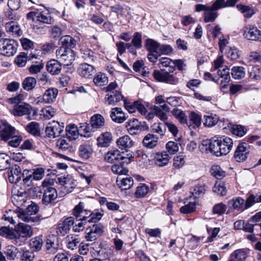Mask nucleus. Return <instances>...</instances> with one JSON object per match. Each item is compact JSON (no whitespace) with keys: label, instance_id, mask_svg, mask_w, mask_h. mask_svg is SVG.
Masks as SVG:
<instances>
[{"label":"nucleus","instance_id":"nucleus-1","mask_svg":"<svg viewBox=\"0 0 261 261\" xmlns=\"http://www.w3.org/2000/svg\"><path fill=\"white\" fill-rule=\"evenodd\" d=\"M27 18L28 20H32L34 22L37 21L42 24H51L54 21L48 12L38 10L29 12L27 14Z\"/></svg>","mask_w":261,"mask_h":261},{"label":"nucleus","instance_id":"nucleus-2","mask_svg":"<svg viewBox=\"0 0 261 261\" xmlns=\"http://www.w3.org/2000/svg\"><path fill=\"white\" fill-rule=\"evenodd\" d=\"M60 185V194L62 196L71 192L76 187V180L71 175H64L58 178Z\"/></svg>","mask_w":261,"mask_h":261},{"label":"nucleus","instance_id":"nucleus-3","mask_svg":"<svg viewBox=\"0 0 261 261\" xmlns=\"http://www.w3.org/2000/svg\"><path fill=\"white\" fill-rule=\"evenodd\" d=\"M56 54L57 59L61 64L65 66L71 65L75 58V54L73 50L65 47H60L56 50Z\"/></svg>","mask_w":261,"mask_h":261},{"label":"nucleus","instance_id":"nucleus-4","mask_svg":"<svg viewBox=\"0 0 261 261\" xmlns=\"http://www.w3.org/2000/svg\"><path fill=\"white\" fill-rule=\"evenodd\" d=\"M169 71L163 70L161 71L154 70L153 73L154 78L160 82L176 85L179 82V80L174 74H170Z\"/></svg>","mask_w":261,"mask_h":261},{"label":"nucleus","instance_id":"nucleus-5","mask_svg":"<svg viewBox=\"0 0 261 261\" xmlns=\"http://www.w3.org/2000/svg\"><path fill=\"white\" fill-rule=\"evenodd\" d=\"M20 220L22 221L31 223L35 221L36 218L34 217L38 211V208L35 203H32L29 205L25 211L20 210Z\"/></svg>","mask_w":261,"mask_h":261},{"label":"nucleus","instance_id":"nucleus-6","mask_svg":"<svg viewBox=\"0 0 261 261\" xmlns=\"http://www.w3.org/2000/svg\"><path fill=\"white\" fill-rule=\"evenodd\" d=\"M103 233V226L101 224H93L86 229L85 239L87 241L92 242Z\"/></svg>","mask_w":261,"mask_h":261},{"label":"nucleus","instance_id":"nucleus-7","mask_svg":"<svg viewBox=\"0 0 261 261\" xmlns=\"http://www.w3.org/2000/svg\"><path fill=\"white\" fill-rule=\"evenodd\" d=\"M171 159V156L166 151L156 152L152 154V161L159 167L167 166Z\"/></svg>","mask_w":261,"mask_h":261},{"label":"nucleus","instance_id":"nucleus-8","mask_svg":"<svg viewBox=\"0 0 261 261\" xmlns=\"http://www.w3.org/2000/svg\"><path fill=\"white\" fill-rule=\"evenodd\" d=\"M2 48H1V55L11 57L14 55L17 51V43L13 39H5L3 40Z\"/></svg>","mask_w":261,"mask_h":261},{"label":"nucleus","instance_id":"nucleus-9","mask_svg":"<svg viewBox=\"0 0 261 261\" xmlns=\"http://www.w3.org/2000/svg\"><path fill=\"white\" fill-rule=\"evenodd\" d=\"M64 128L63 123L60 124L59 122L53 121L46 127L45 133L48 137L55 138L61 134Z\"/></svg>","mask_w":261,"mask_h":261},{"label":"nucleus","instance_id":"nucleus-10","mask_svg":"<svg viewBox=\"0 0 261 261\" xmlns=\"http://www.w3.org/2000/svg\"><path fill=\"white\" fill-rule=\"evenodd\" d=\"M202 146H205V150L217 156H220V141L219 138L214 137L208 141H203Z\"/></svg>","mask_w":261,"mask_h":261},{"label":"nucleus","instance_id":"nucleus-11","mask_svg":"<svg viewBox=\"0 0 261 261\" xmlns=\"http://www.w3.org/2000/svg\"><path fill=\"white\" fill-rule=\"evenodd\" d=\"M249 152V146L247 144L240 143L235 150L234 158L238 162H244L247 159Z\"/></svg>","mask_w":261,"mask_h":261},{"label":"nucleus","instance_id":"nucleus-12","mask_svg":"<svg viewBox=\"0 0 261 261\" xmlns=\"http://www.w3.org/2000/svg\"><path fill=\"white\" fill-rule=\"evenodd\" d=\"M218 4L215 1L211 6H210L208 9L204 12L203 14V21L205 23L213 22L218 17L219 14L217 11L221 9Z\"/></svg>","mask_w":261,"mask_h":261},{"label":"nucleus","instance_id":"nucleus-13","mask_svg":"<svg viewBox=\"0 0 261 261\" xmlns=\"http://www.w3.org/2000/svg\"><path fill=\"white\" fill-rule=\"evenodd\" d=\"M21 175V169L17 165L12 166L10 170L4 173L5 178L7 177L9 181L12 184L18 182L20 180Z\"/></svg>","mask_w":261,"mask_h":261},{"label":"nucleus","instance_id":"nucleus-14","mask_svg":"<svg viewBox=\"0 0 261 261\" xmlns=\"http://www.w3.org/2000/svg\"><path fill=\"white\" fill-rule=\"evenodd\" d=\"M15 129L6 120H1V140L7 141L15 134Z\"/></svg>","mask_w":261,"mask_h":261},{"label":"nucleus","instance_id":"nucleus-15","mask_svg":"<svg viewBox=\"0 0 261 261\" xmlns=\"http://www.w3.org/2000/svg\"><path fill=\"white\" fill-rule=\"evenodd\" d=\"M74 224V219L72 217H68L63 221L60 222L57 227L56 232L58 235L64 236L68 233L71 226Z\"/></svg>","mask_w":261,"mask_h":261},{"label":"nucleus","instance_id":"nucleus-16","mask_svg":"<svg viewBox=\"0 0 261 261\" xmlns=\"http://www.w3.org/2000/svg\"><path fill=\"white\" fill-rule=\"evenodd\" d=\"M32 107L28 103L22 102L15 105L11 111V113L15 116H22L29 115L31 113Z\"/></svg>","mask_w":261,"mask_h":261},{"label":"nucleus","instance_id":"nucleus-17","mask_svg":"<svg viewBox=\"0 0 261 261\" xmlns=\"http://www.w3.org/2000/svg\"><path fill=\"white\" fill-rule=\"evenodd\" d=\"M220 156L227 154L232 149L233 146L232 140L228 137H219Z\"/></svg>","mask_w":261,"mask_h":261},{"label":"nucleus","instance_id":"nucleus-18","mask_svg":"<svg viewBox=\"0 0 261 261\" xmlns=\"http://www.w3.org/2000/svg\"><path fill=\"white\" fill-rule=\"evenodd\" d=\"M84 203L80 202L76 205L73 209V215L79 220H82L84 222H88L87 220L89 219V212L90 211L84 209Z\"/></svg>","mask_w":261,"mask_h":261},{"label":"nucleus","instance_id":"nucleus-19","mask_svg":"<svg viewBox=\"0 0 261 261\" xmlns=\"http://www.w3.org/2000/svg\"><path fill=\"white\" fill-rule=\"evenodd\" d=\"M244 36L249 40H256L260 39L261 41V34L257 28L252 25L246 26L244 30Z\"/></svg>","mask_w":261,"mask_h":261},{"label":"nucleus","instance_id":"nucleus-20","mask_svg":"<svg viewBox=\"0 0 261 261\" xmlns=\"http://www.w3.org/2000/svg\"><path fill=\"white\" fill-rule=\"evenodd\" d=\"M152 111L160 120L165 121L168 119L167 113L170 111V108L167 105H162L159 106H154L152 107Z\"/></svg>","mask_w":261,"mask_h":261},{"label":"nucleus","instance_id":"nucleus-21","mask_svg":"<svg viewBox=\"0 0 261 261\" xmlns=\"http://www.w3.org/2000/svg\"><path fill=\"white\" fill-rule=\"evenodd\" d=\"M79 74L82 77L90 79L95 72L94 67L87 63L81 64L77 69Z\"/></svg>","mask_w":261,"mask_h":261},{"label":"nucleus","instance_id":"nucleus-22","mask_svg":"<svg viewBox=\"0 0 261 261\" xmlns=\"http://www.w3.org/2000/svg\"><path fill=\"white\" fill-rule=\"evenodd\" d=\"M16 232L19 237L23 238H28L33 234L32 227L27 224L19 222L16 227Z\"/></svg>","mask_w":261,"mask_h":261},{"label":"nucleus","instance_id":"nucleus-23","mask_svg":"<svg viewBox=\"0 0 261 261\" xmlns=\"http://www.w3.org/2000/svg\"><path fill=\"white\" fill-rule=\"evenodd\" d=\"M110 117L113 121L117 123H122L127 119L122 109L117 107L112 109Z\"/></svg>","mask_w":261,"mask_h":261},{"label":"nucleus","instance_id":"nucleus-24","mask_svg":"<svg viewBox=\"0 0 261 261\" xmlns=\"http://www.w3.org/2000/svg\"><path fill=\"white\" fill-rule=\"evenodd\" d=\"M201 124V117L197 113L191 112L189 115V120L186 123L190 129H196L198 128Z\"/></svg>","mask_w":261,"mask_h":261},{"label":"nucleus","instance_id":"nucleus-25","mask_svg":"<svg viewBox=\"0 0 261 261\" xmlns=\"http://www.w3.org/2000/svg\"><path fill=\"white\" fill-rule=\"evenodd\" d=\"M125 127L128 133L132 135L137 134L141 129L140 122L134 118L130 119L126 122Z\"/></svg>","mask_w":261,"mask_h":261},{"label":"nucleus","instance_id":"nucleus-26","mask_svg":"<svg viewBox=\"0 0 261 261\" xmlns=\"http://www.w3.org/2000/svg\"><path fill=\"white\" fill-rule=\"evenodd\" d=\"M117 145L122 150H127L134 145L133 140L128 135H124L120 137L117 140Z\"/></svg>","mask_w":261,"mask_h":261},{"label":"nucleus","instance_id":"nucleus-27","mask_svg":"<svg viewBox=\"0 0 261 261\" xmlns=\"http://www.w3.org/2000/svg\"><path fill=\"white\" fill-rule=\"evenodd\" d=\"M57 192L56 189L49 188L47 190H44L42 202L45 205L51 203L57 198Z\"/></svg>","mask_w":261,"mask_h":261},{"label":"nucleus","instance_id":"nucleus-28","mask_svg":"<svg viewBox=\"0 0 261 261\" xmlns=\"http://www.w3.org/2000/svg\"><path fill=\"white\" fill-rule=\"evenodd\" d=\"M112 135L110 132L101 133L97 138V145L101 147L109 146L112 141Z\"/></svg>","mask_w":261,"mask_h":261},{"label":"nucleus","instance_id":"nucleus-29","mask_svg":"<svg viewBox=\"0 0 261 261\" xmlns=\"http://www.w3.org/2000/svg\"><path fill=\"white\" fill-rule=\"evenodd\" d=\"M46 249L49 253H55L58 248L57 239L55 235L48 236L46 240Z\"/></svg>","mask_w":261,"mask_h":261},{"label":"nucleus","instance_id":"nucleus-30","mask_svg":"<svg viewBox=\"0 0 261 261\" xmlns=\"http://www.w3.org/2000/svg\"><path fill=\"white\" fill-rule=\"evenodd\" d=\"M27 193L25 192H18L17 193H14L12 197V201L13 204L18 208L25 206L27 202Z\"/></svg>","mask_w":261,"mask_h":261},{"label":"nucleus","instance_id":"nucleus-31","mask_svg":"<svg viewBox=\"0 0 261 261\" xmlns=\"http://www.w3.org/2000/svg\"><path fill=\"white\" fill-rule=\"evenodd\" d=\"M93 152L92 146L88 143L81 144L79 148V154L84 159H88L91 157Z\"/></svg>","mask_w":261,"mask_h":261},{"label":"nucleus","instance_id":"nucleus-32","mask_svg":"<svg viewBox=\"0 0 261 261\" xmlns=\"http://www.w3.org/2000/svg\"><path fill=\"white\" fill-rule=\"evenodd\" d=\"M58 90L56 88H50L47 89L43 95V101L46 103L54 102L57 96Z\"/></svg>","mask_w":261,"mask_h":261},{"label":"nucleus","instance_id":"nucleus-33","mask_svg":"<svg viewBox=\"0 0 261 261\" xmlns=\"http://www.w3.org/2000/svg\"><path fill=\"white\" fill-rule=\"evenodd\" d=\"M46 69L53 75L58 74L61 71V63L55 59L51 60L46 64Z\"/></svg>","mask_w":261,"mask_h":261},{"label":"nucleus","instance_id":"nucleus-34","mask_svg":"<svg viewBox=\"0 0 261 261\" xmlns=\"http://www.w3.org/2000/svg\"><path fill=\"white\" fill-rule=\"evenodd\" d=\"M117 186L121 190H126L130 189L134 184V180L131 177H117L116 179Z\"/></svg>","mask_w":261,"mask_h":261},{"label":"nucleus","instance_id":"nucleus-35","mask_svg":"<svg viewBox=\"0 0 261 261\" xmlns=\"http://www.w3.org/2000/svg\"><path fill=\"white\" fill-rule=\"evenodd\" d=\"M90 124L95 129H98L104 126L105 120L104 117L100 114H96L93 115L90 121Z\"/></svg>","mask_w":261,"mask_h":261},{"label":"nucleus","instance_id":"nucleus-36","mask_svg":"<svg viewBox=\"0 0 261 261\" xmlns=\"http://www.w3.org/2000/svg\"><path fill=\"white\" fill-rule=\"evenodd\" d=\"M124 157L117 149H112L108 151L105 155V160L109 163H112L115 161L122 160Z\"/></svg>","mask_w":261,"mask_h":261},{"label":"nucleus","instance_id":"nucleus-37","mask_svg":"<svg viewBox=\"0 0 261 261\" xmlns=\"http://www.w3.org/2000/svg\"><path fill=\"white\" fill-rule=\"evenodd\" d=\"M236 7L239 11L243 14L244 16L247 18H251L255 13V10L250 7L243 4H238Z\"/></svg>","mask_w":261,"mask_h":261},{"label":"nucleus","instance_id":"nucleus-38","mask_svg":"<svg viewBox=\"0 0 261 261\" xmlns=\"http://www.w3.org/2000/svg\"><path fill=\"white\" fill-rule=\"evenodd\" d=\"M20 213L19 210L18 212L9 210L6 211L2 219L5 221H7L11 224L15 223V219L18 218L20 219Z\"/></svg>","mask_w":261,"mask_h":261},{"label":"nucleus","instance_id":"nucleus-39","mask_svg":"<svg viewBox=\"0 0 261 261\" xmlns=\"http://www.w3.org/2000/svg\"><path fill=\"white\" fill-rule=\"evenodd\" d=\"M218 74L222 80L221 81V88H225L230 81L229 69L225 67L222 70L218 71Z\"/></svg>","mask_w":261,"mask_h":261},{"label":"nucleus","instance_id":"nucleus-40","mask_svg":"<svg viewBox=\"0 0 261 261\" xmlns=\"http://www.w3.org/2000/svg\"><path fill=\"white\" fill-rule=\"evenodd\" d=\"M159 138L156 136L148 134L144 138L143 143L144 146L148 148H152L157 145Z\"/></svg>","mask_w":261,"mask_h":261},{"label":"nucleus","instance_id":"nucleus-41","mask_svg":"<svg viewBox=\"0 0 261 261\" xmlns=\"http://www.w3.org/2000/svg\"><path fill=\"white\" fill-rule=\"evenodd\" d=\"M6 29L8 32L11 33L13 35L20 36L22 34V32L20 27L15 21H11L6 23Z\"/></svg>","mask_w":261,"mask_h":261},{"label":"nucleus","instance_id":"nucleus-42","mask_svg":"<svg viewBox=\"0 0 261 261\" xmlns=\"http://www.w3.org/2000/svg\"><path fill=\"white\" fill-rule=\"evenodd\" d=\"M244 203L245 200L239 197L230 200L228 204L230 207L242 211L244 210Z\"/></svg>","mask_w":261,"mask_h":261},{"label":"nucleus","instance_id":"nucleus-43","mask_svg":"<svg viewBox=\"0 0 261 261\" xmlns=\"http://www.w3.org/2000/svg\"><path fill=\"white\" fill-rule=\"evenodd\" d=\"M66 131L67 137L70 140L76 139L80 134V130L75 124L68 125L66 128Z\"/></svg>","mask_w":261,"mask_h":261},{"label":"nucleus","instance_id":"nucleus-44","mask_svg":"<svg viewBox=\"0 0 261 261\" xmlns=\"http://www.w3.org/2000/svg\"><path fill=\"white\" fill-rule=\"evenodd\" d=\"M94 84L98 87H102L108 83V77L104 73L99 72L93 78Z\"/></svg>","mask_w":261,"mask_h":261},{"label":"nucleus","instance_id":"nucleus-45","mask_svg":"<svg viewBox=\"0 0 261 261\" xmlns=\"http://www.w3.org/2000/svg\"><path fill=\"white\" fill-rule=\"evenodd\" d=\"M173 116L182 124H186L188 122L187 117L185 113L180 109H174L172 112Z\"/></svg>","mask_w":261,"mask_h":261},{"label":"nucleus","instance_id":"nucleus-46","mask_svg":"<svg viewBox=\"0 0 261 261\" xmlns=\"http://www.w3.org/2000/svg\"><path fill=\"white\" fill-rule=\"evenodd\" d=\"M204 119L203 124L206 126L211 127L217 123L219 118L216 114L208 113L204 116Z\"/></svg>","mask_w":261,"mask_h":261},{"label":"nucleus","instance_id":"nucleus-47","mask_svg":"<svg viewBox=\"0 0 261 261\" xmlns=\"http://www.w3.org/2000/svg\"><path fill=\"white\" fill-rule=\"evenodd\" d=\"M173 62L174 61L169 58L163 57L160 59L159 65L160 67H169V72H172L175 70V64Z\"/></svg>","mask_w":261,"mask_h":261},{"label":"nucleus","instance_id":"nucleus-48","mask_svg":"<svg viewBox=\"0 0 261 261\" xmlns=\"http://www.w3.org/2000/svg\"><path fill=\"white\" fill-rule=\"evenodd\" d=\"M95 129L92 127L91 124L84 123L80 126V135L85 138H89L92 136L93 132Z\"/></svg>","mask_w":261,"mask_h":261},{"label":"nucleus","instance_id":"nucleus-49","mask_svg":"<svg viewBox=\"0 0 261 261\" xmlns=\"http://www.w3.org/2000/svg\"><path fill=\"white\" fill-rule=\"evenodd\" d=\"M4 252L9 259L13 260L17 257L19 250L16 247L9 245L5 248Z\"/></svg>","mask_w":261,"mask_h":261},{"label":"nucleus","instance_id":"nucleus-50","mask_svg":"<svg viewBox=\"0 0 261 261\" xmlns=\"http://www.w3.org/2000/svg\"><path fill=\"white\" fill-rule=\"evenodd\" d=\"M211 174L217 179H222L226 175L225 172L217 165H213L211 168Z\"/></svg>","mask_w":261,"mask_h":261},{"label":"nucleus","instance_id":"nucleus-51","mask_svg":"<svg viewBox=\"0 0 261 261\" xmlns=\"http://www.w3.org/2000/svg\"><path fill=\"white\" fill-rule=\"evenodd\" d=\"M160 44L152 39H147L145 46L148 51L158 54Z\"/></svg>","mask_w":261,"mask_h":261},{"label":"nucleus","instance_id":"nucleus-52","mask_svg":"<svg viewBox=\"0 0 261 261\" xmlns=\"http://www.w3.org/2000/svg\"><path fill=\"white\" fill-rule=\"evenodd\" d=\"M37 81L35 78L33 77H27L24 79L22 82L23 88L27 91L32 90L36 86Z\"/></svg>","mask_w":261,"mask_h":261},{"label":"nucleus","instance_id":"nucleus-53","mask_svg":"<svg viewBox=\"0 0 261 261\" xmlns=\"http://www.w3.org/2000/svg\"><path fill=\"white\" fill-rule=\"evenodd\" d=\"M25 129L29 134L33 136L40 135L39 124L36 122H31L25 127Z\"/></svg>","mask_w":261,"mask_h":261},{"label":"nucleus","instance_id":"nucleus-54","mask_svg":"<svg viewBox=\"0 0 261 261\" xmlns=\"http://www.w3.org/2000/svg\"><path fill=\"white\" fill-rule=\"evenodd\" d=\"M227 57L231 60H236L240 57L238 49L234 46H228L225 51Z\"/></svg>","mask_w":261,"mask_h":261},{"label":"nucleus","instance_id":"nucleus-55","mask_svg":"<svg viewBox=\"0 0 261 261\" xmlns=\"http://www.w3.org/2000/svg\"><path fill=\"white\" fill-rule=\"evenodd\" d=\"M231 74L233 79L239 80L245 76V70L242 66H234L231 69Z\"/></svg>","mask_w":261,"mask_h":261},{"label":"nucleus","instance_id":"nucleus-56","mask_svg":"<svg viewBox=\"0 0 261 261\" xmlns=\"http://www.w3.org/2000/svg\"><path fill=\"white\" fill-rule=\"evenodd\" d=\"M149 187L145 184H140L137 188L135 196L137 198L144 197L149 192Z\"/></svg>","mask_w":261,"mask_h":261},{"label":"nucleus","instance_id":"nucleus-57","mask_svg":"<svg viewBox=\"0 0 261 261\" xmlns=\"http://www.w3.org/2000/svg\"><path fill=\"white\" fill-rule=\"evenodd\" d=\"M61 42L62 46L67 48H73L75 46V40L70 36H65L61 38Z\"/></svg>","mask_w":261,"mask_h":261},{"label":"nucleus","instance_id":"nucleus-58","mask_svg":"<svg viewBox=\"0 0 261 261\" xmlns=\"http://www.w3.org/2000/svg\"><path fill=\"white\" fill-rule=\"evenodd\" d=\"M23 182L24 184L28 186L31 187L34 185V180L32 176V171L29 170H23Z\"/></svg>","mask_w":261,"mask_h":261},{"label":"nucleus","instance_id":"nucleus-59","mask_svg":"<svg viewBox=\"0 0 261 261\" xmlns=\"http://www.w3.org/2000/svg\"><path fill=\"white\" fill-rule=\"evenodd\" d=\"M249 77L254 80H261V69L259 66L251 67L248 70Z\"/></svg>","mask_w":261,"mask_h":261},{"label":"nucleus","instance_id":"nucleus-60","mask_svg":"<svg viewBox=\"0 0 261 261\" xmlns=\"http://www.w3.org/2000/svg\"><path fill=\"white\" fill-rule=\"evenodd\" d=\"M213 191L218 195L224 196L226 194L227 190L225 184L221 181H217L213 187Z\"/></svg>","mask_w":261,"mask_h":261},{"label":"nucleus","instance_id":"nucleus-61","mask_svg":"<svg viewBox=\"0 0 261 261\" xmlns=\"http://www.w3.org/2000/svg\"><path fill=\"white\" fill-rule=\"evenodd\" d=\"M42 240L39 237H36L32 238L30 243V247L34 251H39L42 248Z\"/></svg>","mask_w":261,"mask_h":261},{"label":"nucleus","instance_id":"nucleus-62","mask_svg":"<svg viewBox=\"0 0 261 261\" xmlns=\"http://www.w3.org/2000/svg\"><path fill=\"white\" fill-rule=\"evenodd\" d=\"M166 152L170 155L175 154L179 150L177 143L174 141H169L166 144Z\"/></svg>","mask_w":261,"mask_h":261},{"label":"nucleus","instance_id":"nucleus-63","mask_svg":"<svg viewBox=\"0 0 261 261\" xmlns=\"http://www.w3.org/2000/svg\"><path fill=\"white\" fill-rule=\"evenodd\" d=\"M56 113L55 110L50 106L43 108L40 111V115L45 119L51 118Z\"/></svg>","mask_w":261,"mask_h":261},{"label":"nucleus","instance_id":"nucleus-64","mask_svg":"<svg viewBox=\"0 0 261 261\" xmlns=\"http://www.w3.org/2000/svg\"><path fill=\"white\" fill-rule=\"evenodd\" d=\"M65 241L68 248L71 250H73L80 243L79 239L73 237L72 235L67 236Z\"/></svg>","mask_w":261,"mask_h":261}]
</instances>
